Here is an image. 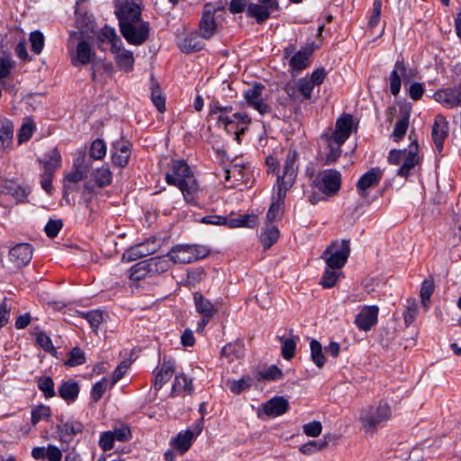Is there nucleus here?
<instances>
[{
    "instance_id": "f257e3e1",
    "label": "nucleus",
    "mask_w": 461,
    "mask_h": 461,
    "mask_svg": "<svg viewBox=\"0 0 461 461\" xmlns=\"http://www.w3.org/2000/svg\"><path fill=\"white\" fill-rule=\"evenodd\" d=\"M297 158L298 155L295 150L287 152L283 167V174L278 176L276 180V196L267 213V220L270 224L281 217L286 192L293 186L297 176Z\"/></svg>"
},
{
    "instance_id": "f03ea898",
    "label": "nucleus",
    "mask_w": 461,
    "mask_h": 461,
    "mask_svg": "<svg viewBox=\"0 0 461 461\" xmlns=\"http://www.w3.org/2000/svg\"><path fill=\"white\" fill-rule=\"evenodd\" d=\"M168 185L177 186L187 203H196L200 193L197 181L184 160H176L172 164L171 172L166 175Z\"/></svg>"
},
{
    "instance_id": "7ed1b4c3",
    "label": "nucleus",
    "mask_w": 461,
    "mask_h": 461,
    "mask_svg": "<svg viewBox=\"0 0 461 461\" xmlns=\"http://www.w3.org/2000/svg\"><path fill=\"white\" fill-rule=\"evenodd\" d=\"M391 408L387 402H380L376 406H368L360 411L359 421L367 433H375L391 418Z\"/></svg>"
},
{
    "instance_id": "20e7f679",
    "label": "nucleus",
    "mask_w": 461,
    "mask_h": 461,
    "mask_svg": "<svg viewBox=\"0 0 461 461\" xmlns=\"http://www.w3.org/2000/svg\"><path fill=\"white\" fill-rule=\"evenodd\" d=\"M209 252V249L203 245H177L167 253V257L174 264H189L205 258Z\"/></svg>"
},
{
    "instance_id": "39448f33",
    "label": "nucleus",
    "mask_w": 461,
    "mask_h": 461,
    "mask_svg": "<svg viewBox=\"0 0 461 461\" xmlns=\"http://www.w3.org/2000/svg\"><path fill=\"white\" fill-rule=\"evenodd\" d=\"M91 164L84 153H79L73 162V170L64 176V195L77 189V184L86 178Z\"/></svg>"
},
{
    "instance_id": "423d86ee",
    "label": "nucleus",
    "mask_w": 461,
    "mask_h": 461,
    "mask_svg": "<svg viewBox=\"0 0 461 461\" xmlns=\"http://www.w3.org/2000/svg\"><path fill=\"white\" fill-rule=\"evenodd\" d=\"M350 253L348 240H336L328 246L321 258L330 268L340 269L348 260Z\"/></svg>"
},
{
    "instance_id": "0eeeda50",
    "label": "nucleus",
    "mask_w": 461,
    "mask_h": 461,
    "mask_svg": "<svg viewBox=\"0 0 461 461\" xmlns=\"http://www.w3.org/2000/svg\"><path fill=\"white\" fill-rule=\"evenodd\" d=\"M312 184L326 197H332L340 189L341 175L335 169H326L317 175Z\"/></svg>"
},
{
    "instance_id": "6e6552de",
    "label": "nucleus",
    "mask_w": 461,
    "mask_h": 461,
    "mask_svg": "<svg viewBox=\"0 0 461 461\" xmlns=\"http://www.w3.org/2000/svg\"><path fill=\"white\" fill-rule=\"evenodd\" d=\"M120 32L128 43L135 46L142 45L149 38V25L143 20L120 24Z\"/></svg>"
},
{
    "instance_id": "1a4fd4ad",
    "label": "nucleus",
    "mask_w": 461,
    "mask_h": 461,
    "mask_svg": "<svg viewBox=\"0 0 461 461\" xmlns=\"http://www.w3.org/2000/svg\"><path fill=\"white\" fill-rule=\"evenodd\" d=\"M266 87L260 83H256L251 87L244 91V99L246 104L260 114L264 115L270 113L271 108L267 103V98L264 95Z\"/></svg>"
},
{
    "instance_id": "9d476101",
    "label": "nucleus",
    "mask_w": 461,
    "mask_h": 461,
    "mask_svg": "<svg viewBox=\"0 0 461 461\" xmlns=\"http://www.w3.org/2000/svg\"><path fill=\"white\" fill-rule=\"evenodd\" d=\"M114 14L119 25L141 19L140 5L134 0H114Z\"/></svg>"
},
{
    "instance_id": "9b49d317",
    "label": "nucleus",
    "mask_w": 461,
    "mask_h": 461,
    "mask_svg": "<svg viewBox=\"0 0 461 461\" xmlns=\"http://www.w3.org/2000/svg\"><path fill=\"white\" fill-rule=\"evenodd\" d=\"M159 249V243L155 238L147 240L144 242L136 244L127 249L122 259L130 262L156 253Z\"/></svg>"
},
{
    "instance_id": "f8f14e48",
    "label": "nucleus",
    "mask_w": 461,
    "mask_h": 461,
    "mask_svg": "<svg viewBox=\"0 0 461 461\" xmlns=\"http://www.w3.org/2000/svg\"><path fill=\"white\" fill-rule=\"evenodd\" d=\"M71 64L74 67H81L91 63L95 58L90 43L80 38L75 49L70 51Z\"/></svg>"
},
{
    "instance_id": "ddd939ff",
    "label": "nucleus",
    "mask_w": 461,
    "mask_h": 461,
    "mask_svg": "<svg viewBox=\"0 0 461 461\" xmlns=\"http://www.w3.org/2000/svg\"><path fill=\"white\" fill-rule=\"evenodd\" d=\"M414 77L411 69H407L403 60H397L390 74V91L392 95H397L401 90L402 78L404 82L410 81Z\"/></svg>"
},
{
    "instance_id": "4468645a",
    "label": "nucleus",
    "mask_w": 461,
    "mask_h": 461,
    "mask_svg": "<svg viewBox=\"0 0 461 461\" xmlns=\"http://www.w3.org/2000/svg\"><path fill=\"white\" fill-rule=\"evenodd\" d=\"M203 422V418L202 417L194 430L187 429L178 433L176 438H172L171 445L181 454L185 453L190 448L194 438L202 432Z\"/></svg>"
},
{
    "instance_id": "2eb2a0df",
    "label": "nucleus",
    "mask_w": 461,
    "mask_h": 461,
    "mask_svg": "<svg viewBox=\"0 0 461 461\" xmlns=\"http://www.w3.org/2000/svg\"><path fill=\"white\" fill-rule=\"evenodd\" d=\"M111 52L120 69L124 71L132 70L135 60L133 53L125 49L122 41H117L113 46H111Z\"/></svg>"
},
{
    "instance_id": "dca6fc26",
    "label": "nucleus",
    "mask_w": 461,
    "mask_h": 461,
    "mask_svg": "<svg viewBox=\"0 0 461 461\" xmlns=\"http://www.w3.org/2000/svg\"><path fill=\"white\" fill-rule=\"evenodd\" d=\"M384 171L380 167H373L365 173L357 183V190L361 197H366L368 190L378 185Z\"/></svg>"
},
{
    "instance_id": "f3484780",
    "label": "nucleus",
    "mask_w": 461,
    "mask_h": 461,
    "mask_svg": "<svg viewBox=\"0 0 461 461\" xmlns=\"http://www.w3.org/2000/svg\"><path fill=\"white\" fill-rule=\"evenodd\" d=\"M379 308L376 305L364 306L355 318V324L360 330H370L377 323Z\"/></svg>"
},
{
    "instance_id": "a211bd4d",
    "label": "nucleus",
    "mask_w": 461,
    "mask_h": 461,
    "mask_svg": "<svg viewBox=\"0 0 461 461\" xmlns=\"http://www.w3.org/2000/svg\"><path fill=\"white\" fill-rule=\"evenodd\" d=\"M216 9L211 4L204 5L203 15L200 21L199 32L203 39H210L216 31L214 13Z\"/></svg>"
},
{
    "instance_id": "6ab92c4d",
    "label": "nucleus",
    "mask_w": 461,
    "mask_h": 461,
    "mask_svg": "<svg viewBox=\"0 0 461 461\" xmlns=\"http://www.w3.org/2000/svg\"><path fill=\"white\" fill-rule=\"evenodd\" d=\"M32 258V249L28 243H19L11 248L9 259L16 267H22L29 264Z\"/></svg>"
},
{
    "instance_id": "aec40b11",
    "label": "nucleus",
    "mask_w": 461,
    "mask_h": 461,
    "mask_svg": "<svg viewBox=\"0 0 461 461\" xmlns=\"http://www.w3.org/2000/svg\"><path fill=\"white\" fill-rule=\"evenodd\" d=\"M432 139L437 150L440 152L443 149L445 139L448 135V122L443 115H437L432 126Z\"/></svg>"
},
{
    "instance_id": "412c9836",
    "label": "nucleus",
    "mask_w": 461,
    "mask_h": 461,
    "mask_svg": "<svg viewBox=\"0 0 461 461\" xmlns=\"http://www.w3.org/2000/svg\"><path fill=\"white\" fill-rule=\"evenodd\" d=\"M418 149L417 140H411L408 152L402 162V166L398 169V176L404 177L408 176L414 167L419 164L420 158L418 156Z\"/></svg>"
},
{
    "instance_id": "4be33fe9",
    "label": "nucleus",
    "mask_w": 461,
    "mask_h": 461,
    "mask_svg": "<svg viewBox=\"0 0 461 461\" xmlns=\"http://www.w3.org/2000/svg\"><path fill=\"white\" fill-rule=\"evenodd\" d=\"M289 409V402L282 396H276L268 400L263 406L267 416L277 417L285 413Z\"/></svg>"
},
{
    "instance_id": "5701e85b",
    "label": "nucleus",
    "mask_w": 461,
    "mask_h": 461,
    "mask_svg": "<svg viewBox=\"0 0 461 461\" xmlns=\"http://www.w3.org/2000/svg\"><path fill=\"white\" fill-rule=\"evenodd\" d=\"M321 139L325 141L329 152L326 154V163L332 164L338 160L341 154V146L344 142H340V140L333 137L331 135L323 134Z\"/></svg>"
},
{
    "instance_id": "b1692460",
    "label": "nucleus",
    "mask_w": 461,
    "mask_h": 461,
    "mask_svg": "<svg viewBox=\"0 0 461 461\" xmlns=\"http://www.w3.org/2000/svg\"><path fill=\"white\" fill-rule=\"evenodd\" d=\"M352 130V116L345 114L337 120L335 130L330 134L338 138L340 142H345Z\"/></svg>"
},
{
    "instance_id": "393cba45",
    "label": "nucleus",
    "mask_w": 461,
    "mask_h": 461,
    "mask_svg": "<svg viewBox=\"0 0 461 461\" xmlns=\"http://www.w3.org/2000/svg\"><path fill=\"white\" fill-rule=\"evenodd\" d=\"M194 302L196 312L202 316L206 318H212L216 312L217 308L200 293L194 294Z\"/></svg>"
},
{
    "instance_id": "a878e982",
    "label": "nucleus",
    "mask_w": 461,
    "mask_h": 461,
    "mask_svg": "<svg viewBox=\"0 0 461 461\" xmlns=\"http://www.w3.org/2000/svg\"><path fill=\"white\" fill-rule=\"evenodd\" d=\"M258 219L256 214H239L228 217V227L230 228H254L258 225Z\"/></svg>"
},
{
    "instance_id": "bb28decb",
    "label": "nucleus",
    "mask_w": 461,
    "mask_h": 461,
    "mask_svg": "<svg viewBox=\"0 0 461 461\" xmlns=\"http://www.w3.org/2000/svg\"><path fill=\"white\" fill-rule=\"evenodd\" d=\"M174 372V365L171 362H164L154 376L153 384L155 390H160L164 384L172 377Z\"/></svg>"
},
{
    "instance_id": "cd10ccee",
    "label": "nucleus",
    "mask_w": 461,
    "mask_h": 461,
    "mask_svg": "<svg viewBox=\"0 0 461 461\" xmlns=\"http://www.w3.org/2000/svg\"><path fill=\"white\" fill-rule=\"evenodd\" d=\"M14 138V124L6 118L0 119V145L3 149L11 146Z\"/></svg>"
},
{
    "instance_id": "c85d7f7f",
    "label": "nucleus",
    "mask_w": 461,
    "mask_h": 461,
    "mask_svg": "<svg viewBox=\"0 0 461 461\" xmlns=\"http://www.w3.org/2000/svg\"><path fill=\"white\" fill-rule=\"evenodd\" d=\"M280 233L276 226L267 224L260 234V241L265 249H268L279 239Z\"/></svg>"
},
{
    "instance_id": "c756f323",
    "label": "nucleus",
    "mask_w": 461,
    "mask_h": 461,
    "mask_svg": "<svg viewBox=\"0 0 461 461\" xmlns=\"http://www.w3.org/2000/svg\"><path fill=\"white\" fill-rule=\"evenodd\" d=\"M148 260L149 265V271L153 275H158L167 271L171 265L172 260L167 256L150 258Z\"/></svg>"
},
{
    "instance_id": "7c9ffc66",
    "label": "nucleus",
    "mask_w": 461,
    "mask_h": 461,
    "mask_svg": "<svg viewBox=\"0 0 461 461\" xmlns=\"http://www.w3.org/2000/svg\"><path fill=\"white\" fill-rule=\"evenodd\" d=\"M221 355L226 357L230 362H232L236 359H241L245 356L244 345L240 341L229 343L222 348Z\"/></svg>"
},
{
    "instance_id": "2f4dec72",
    "label": "nucleus",
    "mask_w": 461,
    "mask_h": 461,
    "mask_svg": "<svg viewBox=\"0 0 461 461\" xmlns=\"http://www.w3.org/2000/svg\"><path fill=\"white\" fill-rule=\"evenodd\" d=\"M272 11L260 4H250L247 8V15L255 18L258 23L266 22L271 14Z\"/></svg>"
},
{
    "instance_id": "473e14b6",
    "label": "nucleus",
    "mask_w": 461,
    "mask_h": 461,
    "mask_svg": "<svg viewBox=\"0 0 461 461\" xmlns=\"http://www.w3.org/2000/svg\"><path fill=\"white\" fill-rule=\"evenodd\" d=\"M312 51L309 50H302L296 52L290 59V66L294 70L301 71L306 68L309 64V57Z\"/></svg>"
},
{
    "instance_id": "72a5a7b5",
    "label": "nucleus",
    "mask_w": 461,
    "mask_h": 461,
    "mask_svg": "<svg viewBox=\"0 0 461 461\" xmlns=\"http://www.w3.org/2000/svg\"><path fill=\"white\" fill-rule=\"evenodd\" d=\"M91 176L98 187H105L112 183L113 174L107 167H101L95 169Z\"/></svg>"
},
{
    "instance_id": "f704fd0d",
    "label": "nucleus",
    "mask_w": 461,
    "mask_h": 461,
    "mask_svg": "<svg viewBox=\"0 0 461 461\" xmlns=\"http://www.w3.org/2000/svg\"><path fill=\"white\" fill-rule=\"evenodd\" d=\"M79 393L78 384L75 382H64L59 388V394L68 402H73L77 399Z\"/></svg>"
},
{
    "instance_id": "c9c22d12",
    "label": "nucleus",
    "mask_w": 461,
    "mask_h": 461,
    "mask_svg": "<svg viewBox=\"0 0 461 461\" xmlns=\"http://www.w3.org/2000/svg\"><path fill=\"white\" fill-rule=\"evenodd\" d=\"M148 276H152L149 271L148 260H142L132 266L130 269L129 278L131 280L139 281L144 279Z\"/></svg>"
},
{
    "instance_id": "e433bc0d",
    "label": "nucleus",
    "mask_w": 461,
    "mask_h": 461,
    "mask_svg": "<svg viewBox=\"0 0 461 461\" xmlns=\"http://www.w3.org/2000/svg\"><path fill=\"white\" fill-rule=\"evenodd\" d=\"M282 346L281 351L282 356L285 359H292L295 353L297 342L299 340L298 336L292 335L290 338H279Z\"/></svg>"
},
{
    "instance_id": "4c0bfd02",
    "label": "nucleus",
    "mask_w": 461,
    "mask_h": 461,
    "mask_svg": "<svg viewBox=\"0 0 461 461\" xmlns=\"http://www.w3.org/2000/svg\"><path fill=\"white\" fill-rule=\"evenodd\" d=\"M194 391L192 380L188 379L185 375H177L172 386L173 393H179L182 392L191 394Z\"/></svg>"
},
{
    "instance_id": "58836bf2",
    "label": "nucleus",
    "mask_w": 461,
    "mask_h": 461,
    "mask_svg": "<svg viewBox=\"0 0 461 461\" xmlns=\"http://www.w3.org/2000/svg\"><path fill=\"white\" fill-rule=\"evenodd\" d=\"M61 166V157L57 149H52L46 155L44 172L54 174Z\"/></svg>"
},
{
    "instance_id": "ea45409f",
    "label": "nucleus",
    "mask_w": 461,
    "mask_h": 461,
    "mask_svg": "<svg viewBox=\"0 0 461 461\" xmlns=\"http://www.w3.org/2000/svg\"><path fill=\"white\" fill-rule=\"evenodd\" d=\"M329 436H324V439L321 441L311 440L300 447V451L304 455H312L316 451H320L327 447L329 444Z\"/></svg>"
},
{
    "instance_id": "a19ab883",
    "label": "nucleus",
    "mask_w": 461,
    "mask_h": 461,
    "mask_svg": "<svg viewBox=\"0 0 461 461\" xmlns=\"http://www.w3.org/2000/svg\"><path fill=\"white\" fill-rule=\"evenodd\" d=\"M36 338L37 345L41 348L47 353H50L53 356L56 355L57 350L52 344L50 338L43 331H35L34 332Z\"/></svg>"
},
{
    "instance_id": "79ce46f5",
    "label": "nucleus",
    "mask_w": 461,
    "mask_h": 461,
    "mask_svg": "<svg viewBox=\"0 0 461 461\" xmlns=\"http://www.w3.org/2000/svg\"><path fill=\"white\" fill-rule=\"evenodd\" d=\"M226 385L231 393L240 394L251 386V378L249 376H243L240 380H229Z\"/></svg>"
},
{
    "instance_id": "37998d69",
    "label": "nucleus",
    "mask_w": 461,
    "mask_h": 461,
    "mask_svg": "<svg viewBox=\"0 0 461 461\" xmlns=\"http://www.w3.org/2000/svg\"><path fill=\"white\" fill-rule=\"evenodd\" d=\"M340 276H341V272L339 271V269L330 268L329 267H327V268L322 276L321 285L324 288H331L336 285V283Z\"/></svg>"
},
{
    "instance_id": "c03bdc74",
    "label": "nucleus",
    "mask_w": 461,
    "mask_h": 461,
    "mask_svg": "<svg viewBox=\"0 0 461 461\" xmlns=\"http://www.w3.org/2000/svg\"><path fill=\"white\" fill-rule=\"evenodd\" d=\"M311 357L313 363L318 367H322L325 363V357L322 353V347L316 339H312L310 342Z\"/></svg>"
},
{
    "instance_id": "a18cd8bd",
    "label": "nucleus",
    "mask_w": 461,
    "mask_h": 461,
    "mask_svg": "<svg viewBox=\"0 0 461 461\" xmlns=\"http://www.w3.org/2000/svg\"><path fill=\"white\" fill-rule=\"evenodd\" d=\"M258 380L274 381L283 377V372L276 366H271L266 369L260 370L257 374Z\"/></svg>"
},
{
    "instance_id": "49530a36",
    "label": "nucleus",
    "mask_w": 461,
    "mask_h": 461,
    "mask_svg": "<svg viewBox=\"0 0 461 461\" xmlns=\"http://www.w3.org/2000/svg\"><path fill=\"white\" fill-rule=\"evenodd\" d=\"M153 104L157 107L159 113H164L166 110L165 97L162 95L161 90L157 83H153L151 86V95Z\"/></svg>"
},
{
    "instance_id": "de8ad7c7",
    "label": "nucleus",
    "mask_w": 461,
    "mask_h": 461,
    "mask_svg": "<svg viewBox=\"0 0 461 461\" xmlns=\"http://www.w3.org/2000/svg\"><path fill=\"white\" fill-rule=\"evenodd\" d=\"M180 49L185 53H192L202 50L203 44L196 36H188L181 42Z\"/></svg>"
},
{
    "instance_id": "09e8293b",
    "label": "nucleus",
    "mask_w": 461,
    "mask_h": 461,
    "mask_svg": "<svg viewBox=\"0 0 461 461\" xmlns=\"http://www.w3.org/2000/svg\"><path fill=\"white\" fill-rule=\"evenodd\" d=\"M86 362V356L82 349L74 348L68 353V357L65 362L68 366H76L83 365Z\"/></svg>"
},
{
    "instance_id": "8fccbe9b",
    "label": "nucleus",
    "mask_w": 461,
    "mask_h": 461,
    "mask_svg": "<svg viewBox=\"0 0 461 461\" xmlns=\"http://www.w3.org/2000/svg\"><path fill=\"white\" fill-rule=\"evenodd\" d=\"M409 113H406L395 124L393 136L395 141L400 140L406 133L409 126Z\"/></svg>"
},
{
    "instance_id": "3c124183",
    "label": "nucleus",
    "mask_w": 461,
    "mask_h": 461,
    "mask_svg": "<svg viewBox=\"0 0 461 461\" xmlns=\"http://www.w3.org/2000/svg\"><path fill=\"white\" fill-rule=\"evenodd\" d=\"M35 130L36 126L32 121H27L26 122H24L18 132V142L23 143L29 140L32 138Z\"/></svg>"
},
{
    "instance_id": "603ef678",
    "label": "nucleus",
    "mask_w": 461,
    "mask_h": 461,
    "mask_svg": "<svg viewBox=\"0 0 461 461\" xmlns=\"http://www.w3.org/2000/svg\"><path fill=\"white\" fill-rule=\"evenodd\" d=\"M97 38L102 42H110L111 46H113V44L117 41H122L116 34V32L113 28H111L109 26H104L101 29L99 32Z\"/></svg>"
},
{
    "instance_id": "864d4df0",
    "label": "nucleus",
    "mask_w": 461,
    "mask_h": 461,
    "mask_svg": "<svg viewBox=\"0 0 461 461\" xmlns=\"http://www.w3.org/2000/svg\"><path fill=\"white\" fill-rule=\"evenodd\" d=\"M89 154L94 159H102L106 154V145L104 141L100 139L94 140Z\"/></svg>"
},
{
    "instance_id": "5fc2aeb1",
    "label": "nucleus",
    "mask_w": 461,
    "mask_h": 461,
    "mask_svg": "<svg viewBox=\"0 0 461 461\" xmlns=\"http://www.w3.org/2000/svg\"><path fill=\"white\" fill-rule=\"evenodd\" d=\"M315 86L308 77L300 78L296 82V87L304 99H310Z\"/></svg>"
},
{
    "instance_id": "6e6d98bb",
    "label": "nucleus",
    "mask_w": 461,
    "mask_h": 461,
    "mask_svg": "<svg viewBox=\"0 0 461 461\" xmlns=\"http://www.w3.org/2000/svg\"><path fill=\"white\" fill-rule=\"evenodd\" d=\"M30 42L32 46V50L35 54H40L44 47V36L39 32H32L30 35Z\"/></svg>"
},
{
    "instance_id": "4d7b16f0",
    "label": "nucleus",
    "mask_w": 461,
    "mask_h": 461,
    "mask_svg": "<svg viewBox=\"0 0 461 461\" xmlns=\"http://www.w3.org/2000/svg\"><path fill=\"white\" fill-rule=\"evenodd\" d=\"M38 387L44 393L46 398H51L55 395L54 383L50 377L39 378Z\"/></svg>"
},
{
    "instance_id": "13d9d810",
    "label": "nucleus",
    "mask_w": 461,
    "mask_h": 461,
    "mask_svg": "<svg viewBox=\"0 0 461 461\" xmlns=\"http://www.w3.org/2000/svg\"><path fill=\"white\" fill-rule=\"evenodd\" d=\"M434 291V283L432 280L426 279L423 281L420 288V300L421 303L427 307L430 296Z\"/></svg>"
},
{
    "instance_id": "bf43d9fd",
    "label": "nucleus",
    "mask_w": 461,
    "mask_h": 461,
    "mask_svg": "<svg viewBox=\"0 0 461 461\" xmlns=\"http://www.w3.org/2000/svg\"><path fill=\"white\" fill-rule=\"evenodd\" d=\"M418 312V304L415 300H409L408 304L406 306V310L403 313L404 322L406 326L411 325L417 315Z\"/></svg>"
},
{
    "instance_id": "052dcab7",
    "label": "nucleus",
    "mask_w": 461,
    "mask_h": 461,
    "mask_svg": "<svg viewBox=\"0 0 461 461\" xmlns=\"http://www.w3.org/2000/svg\"><path fill=\"white\" fill-rule=\"evenodd\" d=\"M84 425L77 420H68L62 426L61 431L68 436H75L83 431Z\"/></svg>"
},
{
    "instance_id": "680f3d73",
    "label": "nucleus",
    "mask_w": 461,
    "mask_h": 461,
    "mask_svg": "<svg viewBox=\"0 0 461 461\" xmlns=\"http://www.w3.org/2000/svg\"><path fill=\"white\" fill-rule=\"evenodd\" d=\"M303 433L312 438H316L321 435L322 430V426L320 421H312L309 423H306L303 427Z\"/></svg>"
},
{
    "instance_id": "e2e57ef3",
    "label": "nucleus",
    "mask_w": 461,
    "mask_h": 461,
    "mask_svg": "<svg viewBox=\"0 0 461 461\" xmlns=\"http://www.w3.org/2000/svg\"><path fill=\"white\" fill-rule=\"evenodd\" d=\"M245 167L233 165L230 168L225 170V180L229 181L230 178H234L235 181H241L244 176Z\"/></svg>"
},
{
    "instance_id": "0e129e2a",
    "label": "nucleus",
    "mask_w": 461,
    "mask_h": 461,
    "mask_svg": "<svg viewBox=\"0 0 461 461\" xmlns=\"http://www.w3.org/2000/svg\"><path fill=\"white\" fill-rule=\"evenodd\" d=\"M50 416V409L47 406H38L32 411V421L33 424Z\"/></svg>"
},
{
    "instance_id": "69168bd1",
    "label": "nucleus",
    "mask_w": 461,
    "mask_h": 461,
    "mask_svg": "<svg viewBox=\"0 0 461 461\" xmlns=\"http://www.w3.org/2000/svg\"><path fill=\"white\" fill-rule=\"evenodd\" d=\"M62 228L60 220H50L45 226V232L48 237L55 238Z\"/></svg>"
},
{
    "instance_id": "338daca9",
    "label": "nucleus",
    "mask_w": 461,
    "mask_h": 461,
    "mask_svg": "<svg viewBox=\"0 0 461 461\" xmlns=\"http://www.w3.org/2000/svg\"><path fill=\"white\" fill-rule=\"evenodd\" d=\"M114 438L112 431L102 433L99 439V446L104 451L111 450L113 447Z\"/></svg>"
},
{
    "instance_id": "774afa93",
    "label": "nucleus",
    "mask_w": 461,
    "mask_h": 461,
    "mask_svg": "<svg viewBox=\"0 0 461 461\" xmlns=\"http://www.w3.org/2000/svg\"><path fill=\"white\" fill-rule=\"evenodd\" d=\"M85 318L88 321L91 327L97 328L104 320L103 312L100 311H92L85 314Z\"/></svg>"
}]
</instances>
